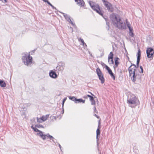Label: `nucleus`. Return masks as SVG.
I'll use <instances>...</instances> for the list:
<instances>
[{"instance_id":"27","label":"nucleus","mask_w":154,"mask_h":154,"mask_svg":"<svg viewBox=\"0 0 154 154\" xmlns=\"http://www.w3.org/2000/svg\"><path fill=\"white\" fill-rule=\"evenodd\" d=\"M110 75L113 78V79L114 80H115V76H114V75H113V73L112 72L111 73H110Z\"/></svg>"},{"instance_id":"38","label":"nucleus","mask_w":154,"mask_h":154,"mask_svg":"<svg viewBox=\"0 0 154 154\" xmlns=\"http://www.w3.org/2000/svg\"><path fill=\"white\" fill-rule=\"evenodd\" d=\"M38 128H39V127H43V126H42V125H39V126H36Z\"/></svg>"},{"instance_id":"15","label":"nucleus","mask_w":154,"mask_h":154,"mask_svg":"<svg viewBox=\"0 0 154 154\" xmlns=\"http://www.w3.org/2000/svg\"><path fill=\"white\" fill-rule=\"evenodd\" d=\"M77 4L79 6H83L84 5V2L83 0H75Z\"/></svg>"},{"instance_id":"9","label":"nucleus","mask_w":154,"mask_h":154,"mask_svg":"<svg viewBox=\"0 0 154 154\" xmlns=\"http://www.w3.org/2000/svg\"><path fill=\"white\" fill-rule=\"evenodd\" d=\"M125 23L127 27H128L129 29V35L131 37H134V34L133 33V28L132 27H131V24H130L128 22L127 19H126L125 20Z\"/></svg>"},{"instance_id":"6","label":"nucleus","mask_w":154,"mask_h":154,"mask_svg":"<svg viewBox=\"0 0 154 154\" xmlns=\"http://www.w3.org/2000/svg\"><path fill=\"white\" fill-rule=\"evenodd\" d=\"M146 53L148 58L152 59L154 54V50L151 48H148L146 50Z\"/></svg>"},{"instance_id":"10","label":"nucleus","mask_w":154,"mask_h":154,"mask_svg":"<svg viewBox=\"0 0 154 154\" xmlns=\"http://www.w3.org/2000/svg\"><path fill=\"white\" fill-rule=\"evenodd\" d=\"M37 135L40 136L43 140L46 139V137H48V134L46 135L43 134L42 131H40L37 133Z\"/></svg>"},{"instance_id":"19","label":"nucleus","mask_w":154,"mask_h":154,"mask_svg":"<svg viewBox=\"0 0 154 154\" xmlns=\"http://www.w3.org/2000/svg\"><path fill=\"white\" fill-rule=\"evenodd\" d=\"M85 102V100H83L81 99H76V103H84Z\"/></svg>"},{"instance_id":"17","label":"nucleus","mask_w":154,"mask_h":154,"mask_svg":"<svg viewBox=\"0 0 154 154\" xmlns=\"http://www.w3.org/2000/svg\"><path fill=\"white\" fill-rule=\"evenodd\" d=\"M49 117L48 115H46L45 116H42L41 118V119L43 121H46Z\"/></svg>"},{"instance_id":"1","label":"nucleus","mask_w":154,"mask_h":154,"mask_svg":"<svg viewBox=\"0 0 154 154\" xmlns=\"http://www.w3.org/2000/svg\"><path fill=\"white\" fill-rule=\"evenodd\" d=\"M110 18L112 23L115 26L119 29H125L126 28V23H123L121 20L120 17L114 14L110 15Z\"/></svg>"},{"instance_id":"29","label":"nucleus","mask_w":154,"mask_h":154,"mask_svg":"<svg viewBox=\"0 0 154 154\" xmlns=\"http://www.w3.org/2000/svg\"><path fill=\"white\" fill-rule=\"evenodd\" d=\"M37 122H39V123L42 122L41 121V118L39 119L38 118H37Z\"/></svg>"},{"instance_id":"28","label":"nucleus","mask_w":154,"mask_h":154,"mask_svg":"<svg viewBox=\"0 0 154 154\" xmlns=\"http://www.w3.org/2000/svg\"><path fill=\"white\" fill-rule=\"evenodd\" d=\"M87 96L90 98V100H92V99H93V97L90 95H88Z\"/></svg>"},{"instance_id":"34","label":"nucleus","mask_w":154,"mask_h":154,"mask_svg":"<svg viewBox=\"0 0 154 154\" xmlns=\"http://www.w3.org/2000/svg\"><path fill=\"white\" fill-rule=\"evenodd\" d=\"M108 71L109 73V74H110V73L112 72V70L110 69H109V70H108Z\"/></svg>"},{"instance_id":"13","label":"nucleus","mask_w":154,"mask_h":154,"mask_svg":"<svg viewBox=\"0 0 154 154\" xmlns=\"http://www.w3.org/2000/svg\"><path fill=\"white\" fill-rule=\"evenodd\" d=\"M137 66H138L139 65V63L140 62V57L141 56V53L140 51V49L138 50V52L137 53Z\"/></svg>"},{"instance_id":"43","label":"nucleus","mask_w":154,"mask_h":154,"mask_svg":"<svg viewBox=\"0 0 154 154\" xmlns=\"http://www.w3.org/2000/svg\"><path fill=\"white\" fill-rule=\"evenodd\" d=\"M91 95H93V94H92L91 93Z\"/></svg>"},{"instance_id":"11","label":"nucleus","mask_w":154,"mask_h":154,"mask_svg":"<svg viewBox=\"0 0 154 154\" xmlns=\"http://www.w3.org/2000/svg\"><path fill=\"white\" fill-rule=\"evenodd\" d=\"M63 16L65 17V18L70 23H71L72 25H74L73 23L71 21V20L70 19V17L69 15H68L67 14H65L64 13H63Z\"/></svg>"},{"instance_id":"22","label":"nucleus","mask_w":154,"mask_h":154,"mask_svg":"<svg viewBox=\"0 0 154 154\" xmlns=\"http://www.w3.org/2000/svg\"><path fill=\"white\" fill-rule=\"evenodd\" d=\"M69 99L72 100L74 101L75 103L76 102V98L74 97H69Z\"/></svg>"},{"instance_id":"31","label":"nucleus","mask_w":154,"mask_h":154,"mask_svg":"<svg viewBox=\"0 0 154 154\" xmlns=\"http://www.w3.org/2000/svg\"><path fill=\"white\" fill-rule=\"evenodd\" d=\"M66 97L63 100V103H62V105L63 106V104H64V102H65V101L66 100Z\"/></svg>"},{"instance_id":"41","label":"nucleus","mask_w":154,"mask_h":154,"mask_svg":"<svg viewBox=\"0 0 154 154\" xmlns=\"http://www.w3.org/2000/svg\"><path fill=\"white\" fill-rule=\"evenodd\" d=\"M95 116H96V117H97V118H98V116H97L96 114H95Z\"/></svg>"},{"instance_id":"14","label":"nucleus","mask_w":154,"mask_h":154,"mask_svg":"<svg viewBox=\"0 0 154 154\" xmlns=\"http://www.w3.org/2000/svg\"><path fill=\"white\" fill-rule=\"evenodd\" d=\"M49 75L51 78L54 79H55L57 77V75L56 73L52 70L50 72Z\"/></svg>"},{"instance_id":"16","label":"nucleus","mask_w":154,"mask_h":154,"mask_svg":"<svg viewBox=\"0 0 154 154\" xmlns=\"http://www.w3.org/2000/svg\"><path fill=\"white\" fill-rule=\"evenodd\" d=\"M6 84L5 82L2 80H0V86L2 87H5L6 86Z\"/></svg>"},{"instance_id":"4","label":"nucleus","mask_w":154,"mask_h":154,"mask_svg":"<svg viewBox=\"0 0 154 154\" xmlns=\"http://www.w3.org/2000/svg\"><path fill=\"white\" fill-rule=\"evenodd\" d=\"M34 51H32L31 52H29L28 55L25 54L23 56L22 59L24 64L27 66L31 64L32 62V57L30 56V54H32L31 52H34Z\"/></svg>"},{"instance_id":"3","label":"nucleus","mask_w":154,"mask_h":154,"mask_svg":"<svg viewBox=\"0 0 154 154\" xmlns=\"http://www.w3.org/2000/svg\"><path fill=\"white\" fill-rule=\"evenodd\" d=\"M127 103L129 106L133 108L135 107L139 103V101L134 95H132L130 97H128Z\"/></svg>"},{"instance_id":"32","label":"nucleus","mask_w":154,"mask_h":154,"mask_svg":"<svg viewBox=\"0 0 154 154\" xmlns=\"http://www.w3.org/2000/svg\"><path fill=\"white\" fill-rule=\"evenodd\" d=\"M106 68L107 70H108L110 69L109 67L108 66H106Z\"/></svg>"},{"instance_id":"12","label":"nucleus","mask_w":154,"mask_h":154,"mask_svg":"<svg viewBox=\"0 0 154 154\" xmlns=\"http://www.w3.org/2000/svg\"><path fill=\"white\" fill-rule=\"evenodd\" d=\"M100 123H99V125L98 127V128L96 131L97 133V136L96 138L97 140V142L98 140H99L98 136L100 135Z\"/></svg>"},{"instance_id":"21","label":"nucleus","mask_w":154,"mask_h":154,"mask_svg":"<svg viewBox=\"0 0 154 154\" xmlns=\"http://www.w3.org/2000/svg\"><path fill=\"white\" fill-rule=\"evenodd\" d=\"M31 128L33 129L34 131L35 132H38V133L39 132L41 131H39V130H38V129H37L35 127H34L33 126H31Z\"/></svg>"},{"instance_id":"35","label":"nucleus","mask_w":154,"mask_h":154,"mask_svg":"<svg viewBox=\"0 0 154 154\" xmlns=\"http://www.w3.org/2000/svg\"><path fill=\"white\" fill-rule=\"evenodd\" d=\"M0 1H2L3 2H7L6 0H0Z\"/></svg>"},{"instance_id":"20","label":"nucleus","mask_w":154,"mask_h":154,"mask_svg":"<svg viewBox=\"0 0 154 154\" xmlns=\"http://www.w3.org/2000/svg\"><path fill=\"white\" fill-rule=\"evenodd\" d=\"M108 61L110 64H112L113 63V58L110 57H108Z\"/></svg>"},{"instance_id":"30","label":"nucleus","mask_w":154,"mask_h":154,"mask_svg":"<svg viewBox=\"0 0 154 154\" xmlns=\"http://www.w3.org/2000/svg\"><path fill=\"white\" fill-rule=\"evenodd\" d=\"M140 68L141 69V73H143V67H142V66H140Z\"/></svg>"},{"instance_id":"24","label":"nucleus","mask_w":154,"mask_h":154,"mask_svg":"<svg viewBox=\"0 0 154 154\" xmlns=\"http://www.w3.org/2000/svg\"><path fill=\"white\" fill-rule=\"evenodd\" d=\"M79 41H80V42L82 43V45H84V44H85L83 39L80 38V39H79Z\"/></svg>"},{"instance_id":"7","label":"nucleus","mask_w":154,"mask_h":154,"mask_svg":"<svg viewBox=\"0 0 154 154\" xmlns=\"http://www.w3.org/2000/svg\"><path fill=\"white\" fill-rule=\"evenodd\" d=\"M104 5L107 8L109 11L112 12L113 11V8L112 5L107 1L105 0H102Z\"/></svg>"},{"instance_id":"33","label":"nucleus","mask_w":154,"mask_h":154,"mask_svg":"<svg viewBox=\"0 0 154 154\" xmlns=\"http://www.w3.org/2000/svg\"><path fill=\"white\" fill-rule=\"evenodd\" d=\"M51 6L52 7V8L54 9H56V8L54 7L52 4L51 5Z\"/></svg>"},{"instance_id":"42","label":"nucleus","mask_w":154,"mask_h":154,"mask_svg":"<svg viewBox=\"0 0 154 154\" xmlns=\"http://www.w3.org/2000/svg\"><path fill=\"white\" fill-rule=\"evenodd\" d=\"M94 109L95 110H96V108L95 107H94Z\"/></svg>"},{"instance_id":"8","label":"nucleus","mask_w":154,"mask_h":154,"mask_svg":"<svg viewBox=\"0 0 154 154\" xmlns=\"http://www.w3.org/2000/svg\"><path fill=\"white\" fill-rule=\"evenodd\" d=\"M96 72L99 78V79L101 81V83L102 84L104 82V79L100 69L99 68H97L96 70Z\"/></svg>"},{"instance_id":"37","label":"nucleus","mask_w":154,"mask_h":154,"mask_svg":"<svg viewBox=\"0 0 154 154\" xmlns=\"http://www.w3.org/2000/svg\"><path fill=\"white\" fill-rule=\"evenodd\" d=\"M47 2V3L50 6L51 5V4L48 1V2Z\"/></svg>"},{"instance_id":"25","label":"nucleus","mask_w":154,"mask_h":154,"mask_svg":"<svg viewBox=\"0 0 154 154\" xmlns=\"http://www.w3.org/2000/svg\"><path fill=\"white\" fill-rule=\"evenodd\" d=\"M91 101V104L92 105H94L95 104V100L94 99V98L93 97V99L92 100H90Z\"/></svg>"},{"instance_id":"2","label":"nucleus","mask_w":154,"mask_h":154,"mask_svg":"<svg viewBox=\"0 0 154 154\" xmlns=\"http://www.w3.org/2000/svg\"><path fill=\"white\" fill-rule=\"evenodd\" d=\"M137 67L134 64L131 65L128 68L129 76L134 82L136 81L137 76Z\"/></svg>"},{"instance_id":"5","label":"nucleus","mask_w":154,"mask_h":154,"mask_svg":"<svg viewBox=\"0 0 154 154\" xmlns=\"http://www.w3.org/2000/svg\"><path fill=\"white\" fill-rule=\"evenodd\" d=\"M89 4L91 8L97 13L101 16H103V12L101 11L98 5L94 3L93 2L89 1Z\"/></svg>"},{"instance_id":"26","label":"nucleus","mask_w":154,"mask_h":154,"mask_svg":"<svg viewBox=\"0 0 154 154\" xmlns=\"http://www.w3.org/2000/svg\"><path fill=\"white\" fill-rule=\"evenodd\" d=\"M113 54H112V52H111L110 53L109 56L108 57L113 58Z\"/></svg>"},{"instance_id":"36","label":"nucleus","mask_w":154,"mask_h":154,"mask_svg":"<svg viewBox=\"0 0 154 154\" xmlns=\"http://www.w3.org/2000/svg\"><path fill=\"white\" fill-rule=\"evenodd\" d=\"M47 2V3L50 6L51 5V4L48 1V2Z\"/></svg>"},{"instance_id":"18","label":"nucleus","mask_w":154,"mask_h":154,"mask_svg":"<svg viewBox=\"0 0 154 154\" xmlns=\"http://www.w3.org/2000/svg\"><path fill=\"white\" fill-rule=\"evenodd\" d=\"M119 59V58L118 57H116L115 60V66H114V68H115L116 67H117L119 64V62L118 61V60Z\"/></svg>"},{"instance_id":"23","label":"nucleus","mask_w":154,"mask_h":154,"mask_svg":"<svg viewBox=\"0 0 154 154\" xmlns=\"http://www.w3.org/2000/svg\"><path fill=\"white\" fill-rule=\"evenodd\" d=\"M48 137H49V138L50 139L52 140L54 142H55L54 141V138L52 136L50 135L49 134H48Z\"/></svg>"},{"instance_id":"39","label":"nucleus","mask_w":154,"mask_h":154,"mask_svg":"<svg viewBox=\"0 0 154 154\" xmlns=\"http://www.w3.org/2000/svg\"><path fill=\"white\" fill-rule=\"evenodd\" d=\"M44 2H48V0H43Z\"/></svg>"},{"instance_id":"40","label":"nucleus","mask_w":154,"mask_h":154,"mask_svg":"<svg viewBox=\"0 0 154 154\" xmlns=\"http://www.w3.org/2000/svg\"><path fill=\"white\" fill-rule=\"evenodd\" d=\"M59 146L60 148V149H61V145H60V144H59Z\"/></svg>"}]
</instances>
